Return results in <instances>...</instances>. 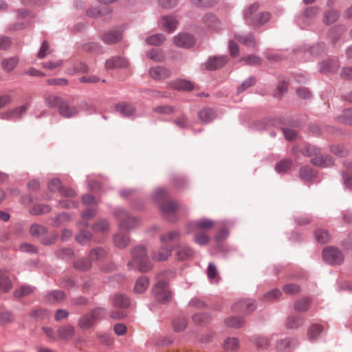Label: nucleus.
<instances>
[{"label": "nucleus", "instance_id": "obj_35", "mask_svg": "<svg viewBox=\"0 0 352 352\" xmlns=\"http://www.w3.org/2000/svg\"><path fill=\"white\" fill-rule=\"evenodd\" d=\"M94 322L90 314H85L79 319L78 326L82 329H88L94 325Z\"/></svg>", "mask_w": 352, "mask_h": 352}, {"label": "nucleus", "instance_id": "obj_11", "mask_svg": "<svg viewBox=\"0 0 352 352\" xmlns=\"http://www.w3.org/2000/svg\"><path fill=\"white\" fill-rule=\"evenodd\" d=\"M129 65V61L121 56H114L106 61V68L109 69H115L118 68H125Z\"/></svg>", "mask_w": 352, "mask_h": 352}, {"label": "nucleus", "instance_id": "obj_39", "mask_svg": "<svg viewBox=\"0 0 352 352\" xmlns=\"http://www.w3.org/2000/svg\"><path fill=\"white\" fill-rule=\"evenodd\" d=\"M147 56L155 62H162L164 60V55L158 49H152L147 52Z\"/></svg>", "mask_w": 352, "mask_h": 352}, {"label": "nucleus", "instance_id": "obj_17", "mask_svg": "<svg viewBox=\"0 0 352 352\" xmlns=\"http://www.w3.org/2000/svg\"><path fill=\"white\" fill-rule=\"evenodd\" d=\"M180 237V233L178 231L173 230L162 234L160 237V241L164 246L169 248V244L177 241Z\"/></svg>", "mask_w": 352, "mask_h": 352}, {"label": "nucleus", "instance_id": "obj_16", "mask_svg": "<svg viewBox=\"0 0 352 352\" xmlns=\"http://www.w3.org/2000/svg\"><path fill=\"white\" fill-rule=\"evenodd\" d=\"M226 63V56H213L208 59L206 67L208 69L215 70L222 67Z\"/></svg>", "mask_w": 352, "mask_h": 352}, {"label": "nucleus", "instance_id": "obj_19", "mask_svg": "<svg viewBox=\"0 0 352 352\" xmlns=\"http://www.w3.org/2000/svg\"><path fill=\"white\" fill-rule=\"evenodd\" d=\"M177 20L173 16H164L162 18V25L167 32H172L177 25Z\"/></svg>", "mask_w": 352, "mask_h": 352}, {"label": "nucleus", "instance_id": "obj_46", "mask_svg": "<svg viewBox=\"0 0 352 352\" xmlns=\"http://www.w3.org/2000/svg\"><path fill=\"white\" fill-rule=\"evenodd\" d=\"M338 119L344 124H352V109H347L343 111L342 116Z\"/></svg>", "mask_w": 352, "mask_h": 352}, {"label": "nucleus", "instance_id": "obj_41", "mask_svg": "<svg viewBox=\"0 0 352 352\" xmlns=\"http://www.w3.org/2000/svg\"><path fill=\"white\" fill-rule=\"evenodd\" d=\"M33 291L30 286L23 285L14 291V295L16 298H22L30 294Z\"/></svg>", "mask_w": 352, "mask_h": 352}, {"label": "nucleus", "instance_id": "obj_61", "mask_svg": "<svg viewBox=\"0 0 352 352\" xmlns=\"http://www.w3.org/2000/svg\"><path fill=\"white\" fill-rule=\"evenodd\" d=\"M309 307V300L307 298H303L295 305V309L298 311H305Z\"/></svg>", "mask_w": 352, "mask_h": 352}, {"label": "nucleus", "instance_id": "obj_5", "mask_svg": "<svg viewBox=\"0 0 352 352\" xmlns=\"http://www.w3.org/2000/svg\"><path fill=\"white\" fill-rule=\"evenodd\" d=\"M323 258L326 262L330 264H340L344 260V256L341 252L336 248L329 247L323 250Z\"/></svg>", "mask_w": 352, "mask_h": 352}, {"label": "nucleus", "instance_id": "obj_12", "mask_svg": "<svg viewBox=\"0 0 352 352\" xmlns=\"http://www.w3.org/2000/svg\"><path fill=\"white\" fill-rule=\"evenodd\" d=\"M115 109L117 112L126 117L135 115L136 111L134 105L126 102H122L117 104L115 106Z\"/></svg>", "mask_w": 352, "mask_h": 352}, {"label": "nucleus", "instance_id": "obj_9", "mask_svg": "<svg viewBox=\"0 0 352 352\" xmlns=\"http://www.w3.org/2000/svg\"><path fill=\"white\" fill-rule=\"evenodd\" d=\"M173 42L176 46L184 48H189L195 45L194 38L187 34H179L174 36Z\"/></svg>", "mask_w": 352, "mask_h": 352}, {"label": "nucleus", "instance_id": "obj_30", "mask_svg": "<svg viewBox=\"0 0 352 352\" xmlns=\"http://www.w3.org/2000/svg\"><path fill=\"white\" fill-rule=\"evenodd\" d=\"M171 86L179 91H190L194 88L191 82L185 80H175L171 83Z\"/></svg>", "mask_w": 352, "mask_h": 352}, {"label": "nucleus", "instance_id": "obj_1", "mask_svg": "<svg viewBox=\"0 0 352 352\" xmlns=\"http://www.w3.org/2000/svg\"><path fill=\"white\" fill-rule=\"evenodd\" d=\"M116 216L120 221V231L113 238V242L116 247L119 248H124L130 241L127 234L124 233V230H129L136 228L140 221L138 219L130 216L125 210H118L116 212Z\"/></svg>", "mask_w": 352, "mask_h": 352}, {"label": "nucleus", "instance_id": "obj_18", "mask_svg": "<svg viewBox=\"0 0 352 352\" xmlns=\"http://www.w3.org/2000/svg\"><path fill=\"white\" fill-rule=\"evenodd\" d=\"M311 163L320 167H329L333 164L332 159L328 155H320V153L311 160Z\"/></svg>", "mask_w": 352, "mask_h": 352}, {"label": "nucleus", "instance_id": "obj_55", "mask_svg": "<svg viewBox=\"0 0 352 352\" xmlns=\"http://www.w3.org/2000/svg\"><path fill=\"white\" fill-rule=\"evenodd\" d=\"M105 314L106 310L102 307L95 308L90 313V315L94 322H96L97 320L102 318Z\"/></svg>", "mask_w": 352, "mask_h": 352}, {"label": "nucleus", "instance_id": "obj_4", "mask_svg": "<svg viewBox=\"0 0 352 352\" xmlns=\"http://www.w3.org/2000/svg\"><path fill=\"white\" fill-rule=\"evenodd\" d=\"M166 274V272H163L157 275V278L158 281L154 285L152 290L155 299L161 302H167L171 298L168 283L162 279Z\"/></svg>", "mask_w": 352, "mask_h": 352}, {"label": "nucleus", "instance_id": "obj_62", "mask_svg": "<svg viewBox=\"0 0 352 352\" xmlns=\"http://www.w3.org/2000/svg\"><path fill=\"white\" fill-rule=\"evenodd\" d=\"M292 162L289 160H284L280 161L276 165V170L279 173L286 172L291 166Z\"/></svg>", "mask_w": 352, "mask_h": 352}, {"label": "nucleus", "instance_id": "obj_44", "mask_svg": "<svg viewBox=\"0 0 352 352\" xmlns=\"http://www.w3.org/2000/svg\"><path fill=\"white\" fill-rule=\"evenodd\" d=\"M339 17V13L335 10L326 12L324 14V22L326 24H331L337 21Z\"/></svg>", "mask_w": 352, "mask_h": 352}, {"label": "nucleus", "instance_id": "obj_58", "mask_svg": "<svg viewBox=\"0 0 352 352\" xmlns=\"http://www.w3.org/2000/svg\"><path fill=\"white\" fill-rule=\"evenodd\" d=\"M52 50L50 47V45L47 41H45L43 42L41 49L38 53V57L39 58H43L48 54H51Z\"/></svg>", "mask_w": 352, "mask_h": 352}, {"label": "nucleus", "instance_id": "obj_10", "mask_svg": "<svg viewBox=\"0 0 352 352\" xmlns=\"http://www.w3.org/2000/svg\"><path fill=\"white\" fill-rule=\"evenodd\" d=\"M58 110L59 114L65 118L74 117L78 113V108L76 106L69 104L66 100H63Z\"/></svg>", "mask_w": 352, "mask_h": 352}, {"label": "nucleus", "instance_id": "obj_31", "mask_svg": "<svg viewBox=\"0 0 352 352\" xmlns=\"http://www.w3.org/2000/svg\"><path fill=\"white\" fill-rule=\"evenodd\" d=\"M19 59L17 57H11L2 60L1 67L7 72H12L18 65Z\"/></svg>", "mask_w": 352, "mask_h": 352}, {"label": "nucleus", "instance_id": "obj_63", "mask_svg": "<svg viewBox=\"0 0 352 352\" xmlns=\"http://www.w3.org/2000/svg\"><path fill=\"white\" fill-rule=\"evenodd\" d=\"M62 187H61V182L59 179H53L50 181L48 184V189L49 190L52 192H55L58 190L60 192Z\"/></svg>", "mask_w": 352, "mask_h": 352}, {"label": "nucleus", "instance_id": "obj_8", "mask_svg": "<svg viewBox=\"0 0 352 352\" xmlns=\"http://www.w3.org/2000/svg\"><path fill=\"white\" fill-rule=\"evenodd\" d=\"M30 107L28 103L21 105L20 107L10 109L6 112L1 114L2 119H20L23 115L27 111Z\"/></svg>", "mask_w": 352, "mask_h": 352}, {"label": "nucleus", "instance_id": "obj_51", "mask_svg": "<svg viewBox=\"0 0 352 352\" xmlns=\"http://www.w3.org/2000/svg\"><path fill=\"white\" fill-rule=\"evenodd\" d=\"M226 323L228 327H234V328H239L243 325L244 321L241 318H239L237 317H232V318H228L226 320Z\"/></svg>", "mask_w": 352, "mask_h": 352}, {"label": "nucleus", "instance_id": "obj_49", "mask_svg": "<svg viewBox=\"0 0 352 352\" xmlns=\"http://www.w3.org/2000/svg\"><path fill=\"white\" fill-rule=\"evenodd\" d=\"M187 320L184 318H177L174 321L173 327L175 331L181 332L186 329Z\"/></svg>", "mask_w": 352, "mask_h": 352}, {"label": "nucleus", "instance_id": "obj_2", "mask_svg": "<svg viewBox=\"0 0 352 352\" xmlns=\"http://www.w3.org/2000/svg\"><path fill=\"white\" fill-rule=\"evenodd\" d=\"M127 266L129 269H138L139 271L146 272L152 268V263L146 254L144 246L138 245L131 251V260Z\"/></svg>", "mask_w": 352, "mask_h": 352}, {"label": "nucleus", "instance_id": "obj_43", "mask_svg": "<svg viewBox=\"0 0 352 352\" xmlns=\"http://www.w3.org/2000/svg\"><path fill=\"white\" fill-rule=\"evenodd\" d=\"M315 236L317 241L320 243H327L330 237L328 232L322 229L316 230Z\"/></svg>", "mask_w": 352, "mask_h": 352}, {"label": "nucleus", "instance_id": "obj_24", "mask_svg": "<svg viewBox=\"0 0 352 352\" xmlns=\"http://www.w3.org/2000/svg\"><path fill=\"white\" fill-rule=\"evenodd\" d=\"M338 68V64L335 60H327L320 65V70L322 73L334 72Z\"/></svg>", "mask_w": 352, "mask_h": 352}, {"label": "nucleus", "instance_id": "obj_26", "mask_svg": "<svg viewBox=\"0 0 352 352\" xmlns=\"http://www.w3.org/2000/svg\"><path fill=\"white\" fill-rule=\"evenodd\" d=\"M65 298V293L60 290L52 291L48 293L45 297L46 300L50 303H58L63 300Z\"/></svg>", "mask_w": 352, "mask_h": 352}, {"label": "nucleus", "instance_id": "obj_38", "mask_svg": "<svg viewBox=\"0 0 352 352\" xmlns=\"http://www.w3.org/2000/svg\"><path fill=\"white\" fill-rule=\"evenodd\" d=\"M92 229L96 232L105 233L109 231V226L107 221L100 220L93 225Z\"/></svg>", "mask_w": 352, "mask_h": 352}, {"label": "nucleus", "instance_id": "obj_33", "mask_svg": "<svg viewBox=\"0 0 352 352\" xmlns=\"http://www.w3.org/2000/svg\"><path fill=\"white\" fill-rule=\"evenodd\" d=\"M149 281L146 276L139 278L134 287V291L136 293L142 294L146 290L148 287Z\"/></svg>", "mask_w": 352, "mask_h": 352}, {"label": "nucleus", "instance_id": "obj_7", "mask_svg": "<svg viewBox=\"0 0 352 352\" xmlns=\"http://www.w3.org/2000/svg\"><path fill=\"white\" fill-rule=\"evenodd\" d=\"M214 226V222L208 219H199L195 222H190L187 225V230L188 233L198 230H208L212 228Z\"/></svg>", "mask_w": 352, "mask_h": 352}, {"label": "nucleus", "instance_id": "obj_3", "mask_svg": "<svg viewBox=\"0 0 352 352\" xmlns=\"http://www.w3.org/2000/svg\"><path fill=\"white\" fill-rule=\"evenodd\" d=\"M258 9V5L254 3L249 6L244 12L245 19L253 26L262 25L270 19L269 12L256 13Z\"/></svg>", "mask_w": 352, "mask_h": 352}, {"label": "nucleus", "instance_id": "obj_52", "mask_svg": "<svg viewBox=\"0 0 352 352\" xmlns=\"http://www.w3.org/2000/svg\"><path fill=\"white\" fill-rule=\"evenodd\" d=\"M14 316L9 311H0V323L6 324L13 321Z\"/></svg>", "mask_w": 352, "mask_h": 352}, {"label": "nucleus", "instance_id": "obj_22", "mask_svg": "<svg viewBox=\"0 0 352 352\" xmlns=\"http://www.w3.org/2000/svg\"><path fill=\"white\" fill-rule=\"evenodd\" d=\"M203 21L206 25L210 29L217 31L220 28V22L216 16L212 14H207L204 16Z\"/></svg>", "mask_w": 352, "mask_h": 352}, {"label": "nucleus", "instance_id": "obj_32", "mask_svg": "<svg viewBox=\"0 0 352 352\" xmlns=\"http://www.w3.org/2000/svg\"><path fill=\"white\" fill-rule=\"evenodd\" d=\"M323 330V327L319 324H311L307 331V337L310 340L317 339Z\"/></svg>", "mask_w": 352, "mask_h": 352}, {"label": "nucleus", "instance_id": "obj_6", "mask_svg": "<svg viewBox=\"0 0 352 352\" xmlns=\"http://www.w3.org/2000/svg\"><path fill=\"white\" fill-rule=\"evenodd\" d=\"M160 208L163 215L168 221H173L175 220L174 217L179 208L177 203L170 200H165L160 204Z\"/></svg>", "mask_w": 352, "mask_h": 352}, {"label": "nucleus", "instance_id": "obj_42", "mask_svg": "<svg viewBox=\"0 0 352 352\" xmlns=\"http://www.w3.org/2000/svg\"><path fill=\"white\" fill-rule=\"evenodd\" d=\"M239 346V340L235 338H228L223 343V348L228 351H235Z\"/></svg>", "mask_w": 352, "mask_h": 352}, {"label": "nucleus", "instance_id": "obj_60", "mask_svg": "<svg viewBox=\"0 0 352 352\" xmlns=\"http://www.w3.org/2000/svg\"><path fill=\"white\" fill-rule=\"evenodd\" d=\"M46 84L49 86H66L68 85V81L65 78H52L47 79Z\"/></svg>", "mask_w": 352, "mask_h": 352}, {"label": "nucleus", "instance_id": "obj_34", "mask_svg": "<svg viewBox=\"0 0 352 352\" xmlns=\"http://www.w3.org/2000/svg\"><path fill=\"white\" fill-rule=\"evenodd\" d=\"M192 250L186 246L179 247L176 252V258L178 260H186L188 259L192 256Z\"/></svg>", "mask_w": 352, "mask_h": 352}, {"label": "nucleus", "instance_id": "obj_28", "mask_svg": "<svg viewBox=\"0 0 352 352\" xmlns=\"http://www.w3.org/2000/svg\"><path fill=\"white\" fill-rule=\"evenodd\" d=\"M12 286L11 280L7 272L4 271H0V291L2 292H8Z\"/></svg>", "mask_w": 352, "mask_h": 352}, {"label": "nucleus", "instance_id": "obj_45", "mask_svg": "<svg viewBox=\"0 0 352 352\" xmlns=\"http://www.w3.org/2000/svg\"><path fill=\"white\" fill-rule=\"evenodd\" d=\"M96 214V210L94 208H89L83 212L82 214V221L81 224L84 226H87L88 225V221L89 219L93 218Z\"/></svg>", "mask_w": 352, "mask_h": 352}, {"label": "nucleus", "instance_id": "obj_64", "mask_svg": "<svg viewBox=\"0 0 352 352\" xmlns=\"http://www.w3.org/2000/svg\"><path fill=\"white\" fill-rule=\"evenodd\" d=\"M243 60L248 65H259L261 64V60L259 57L250 55L243 58Z\"/></svg>", "mask_w": 352, "mask_h": 352}, {"label": "nucleus", "instance_id": "obj_14", "mask_svg": "<svg viewBox=\"0 0 352 352\" xmlns=\"http://www.w3.org/2000/svg\"><path fill=\"white\" fill-rule=\"evenodd\" d=\"M232 309L234 311L250 312L255 309V305L253 300H243L235 302Z\"/></svg>", "mask_w": 352, "mask_h": 352}, {"label": "nucleus", "instance_id": "obj_50", "mask_svg": "<svg viewBox=\"0 0 352 352\" xmlns=\"http://www.w3.org/2000/svg\"><path fill=\"white\" fill-rule=\"evenodd\" d=\"M173 122L181 129H187L190 126L188 118L184 115L175 119Z\"/></svg>", "mask_w": 352, "mask_h": 352}, {"label": "nucleus", "instance_id": "obj_21", "mask_svg": "<svg viewBox=\"0 0 352 352\" xmlns=\"http://www.w3.org/2000/svg\"><path fill=\"white\" fill-rule=\"evenodd\" d=\"M64 100L55 94H47L45 96V104L50 108H58V109Z\"/></svg>", "mask_w": 352, "mask_h": 352}, {"label": "nucleus", "instance_id": "obj_15", "mask_svg": "<svg viewBox=\"0 0 352 352\" xmlns=\"http://www.w3.org/2000/svg\"><path fill=\"white\" fill-rule=\"evenodd\" d=\"M122 39V33L120 29L116 28L105 33L102 36L103 41L107 44H113Z\"/></svg>", "mask_w": 352, "mask_h": 352}, {"label": "nucleus", "instance_id": "obj_53", "mask_svg": "<svg viewBox=\"0 0 352 352\" xmlns=\"http://www.w3.org/2000/svg\"><path fill=\"white\" fill-rule=\"evenodd\" d=\"M209 236L204 232H199L195 235V242L198 245H206L209 242Z\"/></svg>", "mask_w": 352, "mask_h": 352}, {"label": "nucleus", "instance_id": "obj_27", "mask_svg": "<svg viewBox=\"0 0 352 352\" xmlns=\"http://www.w3.org/2000/svg\"><path fill=\"white\" fill-rule=\"evenodd\" d=\"M107 255V252L101 248H94L90 250L88 258L91 262H95L103 259Z\"/></svg>", "mask_w": 352, "mask_h": 352}, {"label": "nucleus", "instance_id": "obj_54", "mask_svg": "<svg viewBox=\"0 0 352 352\" xmlns=\"http://www.w3.org/2000/svg\"><path fill=\"white\" fill-rule=\"evenodd\" d=\"M236 38L241 43L247 46H254L255 41L252 35L236 36Z\"/></svg>", "mask_w": 352, "mask_h": 352}, {"label": "nucleus", "instance_id": "obj_48", "mask_svg": "<svg viewBox=\"0 0 352 352\" xmlns=\"http://www.w3.org/2000/svg\"><path fill=\"white\" fill-rule=\"evenodd\" d=\"M30 233L33 236L38 237L46 233V228L38 224H34L30 228Z\"/></svg>", "mask_w": 352, "mask_h": 352}, {"label": "nucleus", "instance_id": "obj_57", "mask_svg": "<svg viewBox=\"0 0 352 352\" xmlns=\"http://www.w3.org/2000/svg\"><path fill=\"white\" fill-rule=\"evenodd\" d=\"M302 153L304 155L309 157H316L320 153V150L313 145H308L303 148Z\"/></svg>", "mask_w": 352, "mask_h": 352}, {"label": "nucleus", "instance_id": "obj_20", "mask_svg": "<svg viewBox=\"0 0 352 352\" xmlns=\"http://www.w3.org/2000/svg\"><path fill=\"white\" fill-rule=\"evenodd\" d=\"M172 249L167 246L162 247L158 250L153 251L152 258L155 261H161L166 260L171 253Z\"/></svg>", "mask_w": 352, "mask_h": 352}, {"label": "nucleus", "instance_id": "obj_56", "mask_svg": "<svg viewBox=\"0 0 352 352\" xmlns=\"http://www.w3.org/2000/svg\"><path fill=\"white\" fill-rule=\"evenodd\" d=\"M207 274L208 277L210 280H214L215 281L218 280L219 276L217 267L213 263H209L208 269H207Z\"/></svg>", "mask_w": 352, "mask_h": 352}, {"label": "nucleus", "instance_id": "obj_23", "mask_svg": "<svg viewBox=\"0 0 352 352\" xmlns=\"http://www.w3.org/2000/svg\"><path fill=\"white\" fill-rule=\"evenodd\" d=\"M112 303L114 307L119 308H126L129 306V298L122 294H115L112 298Z\"/></svg>", "mask_w": 352, "mask_h": 352}, {"label": "nucleus", "instance_id": "obj_59", "mask_svg": "<svg viewBox=\"0 0 352 352\" xmlns=\"http://www.w3.org/2000/svg\"><path fill=\"white\" fill-rule=\"evenodd\" d=\"M281 295L280 291L278 289H272L267 292L263 296V300L264 301H272L278 298Z\"/></svg>", "mask_w": 352, "mask_h": 352}, {"label": "nucleus", "instance_id": "obj_36", "mask_svg": "<svg viewBox=\"0 0 352 352\" xmlns=\"http://www.w3.org/2000/svg\"><path fill=\"white\" fill-rule=\"evenodd\" d=\"M92 237V234L90 232L81 230L80 232L76 234V240L82 245L89 243Z\"/></svg>", "mask_w": 352, "mask_h": 352}, {"label": "nucleus", "instance_id": "obj_29", "mask_svg": "<svg viewBox=\"0 0 352 352\" xmlns=\"http://www.w3.org/2000/svg\"><path fill=\"white\" fill-rule=\"evenodd\" d=\"M58 337L60 339H70L74 336V327L70 324L61 327L58 330Z\"/></svg>", "mask_w": 352, "mask_h": 352}, {"label": "nucleus", "instance_id": "obj_25", "mask_svg": "<svg viewBox=\"0 0 352 352\" xmlns=\"http://www.w3.org/2000/svg\"><path fill=\"white\" fill-rule=\"evenodd\" d=\"M199 118L204 123H208L216 117L215 111L210 108H205L199 112Z\"/></svg>", "mask_w": 352, "mask_h": 352}, {"label": "nucleus", "instance_id": "obj_47", "mask_svg": "<svg viewBox=\"0 0 352 352\" xmlns=\"http://www.w3.org/2000/svg\"><path fill=\"white\" fill-rule=\"evenodd\" d=\"M300 175L303 179L310 180L314 177L315 173L311 168L305 166L300 168Z\"/></svg>", "mask_w": 352, "mask_h": 352}, {"label": "nucleus", "instance_id": "obj_40", "mask_svg": "<svg viewBox=\"0 0 352 352\" xmlns=\"http://www.w3.org/2000/svg\"><path fill=\"white\" fill-rule=\"evenodd\" d=\"M165 40V36L162 34H156L148 37L146 40V43L151 45H160Z\"/></svg>", "mask_w": 352, "mask_h": 352}, {"label": "nucleus", "instance_id": "obj_13", "mask_svg": "<svg viewBox=\"0 0 352 352\" xmlns=\"http://www.w3.org/2000/svg\"><path fill=\"white\" fill-rule=\"evenodd\" d=\"M149 74L153 79L162 80L170 76V71L164 67L156 66L151 68Z\"/></svg>", "mask_w": 352, "mask_h": 352}, {"label": "nucleus", "instance_id": "obj_37", "mask_svg": "<svg viewBox=\"0 0 352 352\" xmlns=\"http://www.w3.org/2000/svg\"><path fill=\"white\" fill-rule=\"evenodd\" d=\"M74 267L80 271H86L91 268V261L85 258H80L74 263Z\"/></svg>", "mask_w": 352, "mask_h": 352}]
</instances>
